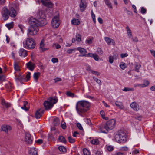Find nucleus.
I'll use <instances>...</instances> for the list:
<instances>
[{"instance_id":"obj_42","label":"nucleus","mask_w":155,"mask_h":155,"mask_svg":"<svg viewBox=\"0 0 155 155\" xmlns=\"http://www.w3.org/2000/svg\"><path fill=\"white\" fill-rule=\"evenodd\" d=\"M93 79L99 85H101V81L98 79L97 78L94 77H93Z\"/></svg>"},{"instance_id":"obj_41","label":"nucleus","mask_w":155,"mask_h":155,"mask_svg":"<svg viewBox=\"0 0 155 155\" xmlns=\"http://www.w3.org/2000/svg\"><path fill=\"white\" fill-rule=\"evenodd\" d=\"M66 95L68 96L72 97H73L75 96L74 94L70 91L67 92L66 93Z\"/></svg>"},{"instance_id":"obj_59","label":"nucleus","mask_w":155,"mask_h":155,"mask_svg":"<svg viewBox=\"0 0 155 155\" xmlns=\"http://www.w3.org/2000/svg\"><path fill=\"white\" fill-rule=\"evenodd\" d=\"M51 61L53 63H55L58 62V60L56 58H53L51 59Z\"/></svg>"},{"instance_id":"obj_9","label":"nucleus","mask_w":155,"mask_h":155,"mask_svg":"<svg viewBox=\"0 0 155 155\" xmlns=\"http://www.w3.org/2000/svg\"><path fill=\"white\" fill-rule=\"evenodd\" d=\"M11 127L8 125L4 124L2 125L1 128V130L7 133L9 130H11Z\"/></svg>"},{"instance_id":"obj_44","label":"nucleus","mask_w":155,"mask_h":155,"mask_svg":"<svg viewBox=\"0 0 155 155\" xmlns=\"http://www.w3.org/2000/svg\"><path fill=\"white\" fill-rule=\"evenodd\" d=\"M68 140L71 143H73L75 141V139H73L71 136H69L68 137Z\"/></svg>"},{"instance_id":"obj_3","label":"nucleus","mask_w":155,"mask_h":155,"mask_svg":"<svg viewBox=\"0 0 155 155\" xmlns=\"http://www.w3.org/2000/svg\"><path fill=\"white\" fill-rule=\"evenodd\" d=\"M116 120L115 119H111L103 124L100 128V130L103 133H107L109 130L114 128Z\"/></svg>"},{"instance_id":"obj_51","label":"nucleus","mask_w":155,"mask_h":155,"mask_svg":"<svg viewBox=\"0 0 155 155\" xmlns=\"http://www.w3.org/2000/svg\"><path fill=\"white\" fill-rule=\"evenodd\" d=\"M120 68L123 70L126 67V64L125 63H122L120 65Z\"/></svg>"},{"instance_id":"obj_30","label":"nucleus","mask_w":155,"mask_h":155,"mask_svg":"<svg viewBox=\"0 0 155 155\" xmlns=\"http://www.w3.org/2000/svg\"><path fill=\"white\" fill-rule=\"evenodd\" d=\"M58 140L64 143H66L67 141L65 137L62 136H59L58 137Z\"/></svg>"},{"instance_id":"obj_40","label":"nucleus","mask_w":155,"mask_h":155,"mask_svg":"<svg viewBox=\"0 0 155 155\" xmlns=\"http://www.w3.org/2000/svg\"><path fill=\"white\" fill-rule=\"evenodd\" d=\"M83 153L84 155H90V152L87 149L84 148L83 149Z\"/></svg>"},{"instance_id":"obj_23","label":"nucleus","mask_w":155,"mask_h":155,"mask_svg":"<svg viewBox=\"0 0 155 155\" xmlns=\"http://www.w3.org/2000/svg\"><path fill=\"white\" fill-rule=\"evenodd\" d=\"M27 68L31 71H33L34 68V64L31 62H29L26 64Z\"/></svg>"},{"instance_id":"obj_15","label":"nucleus","mask_w":155,"mask_h":155,"mask_svg":"<svg viewBox=\"0 0 155 155\" xmlns=\"http://www.w3.org/2000/svg\"><path fill=\"white\" fill-rule=\"evenodd\" d=\"M17 15V13L14 8L12 7L10 8L9 11V15L12 17L15 18Z\"/></svg>"},{"instance_id":"obj_11","label":"nucleus","mask_w":155,"mask_h":155,"mask_svg":"<svg viewBox=\"0 0 155 155\" xmlns=\"http://www.w3.org/2000/svg\"><path fill=\"white\" fill-rule=\"evenodd\" d=\"M44 110L42 109H40L37 110L35 114V117L37 119L40 118L43 114L44 113Z\"/></svg>"},{"instance_id":"obj_36","label":"nucleus","mask_w":155,"mask_h":155,"mask_svg":"<svg viewBox=\"0 0 155 155\" xmlns=\"http://www.w3.org/2000/svg\"><path fill=\"white\" fill-rule=\"evenodd\" d=\"M93 40V38L91 37V38H88L85 41V43L87 44H90L92 43V41Z\"/></svg>"},{"instance_id":"obj_21","label":"nucleus","mask_w":155,"mask_h":155,"mask_svg":"<svg viewBox=\"0 0 155 155\" xmlns=\"http://www.w3.org/2000/svg\"><path fill=\"white\" fill-rule=\"evenodd\" d=\"M1 104L5 107L6 108H8L11 106V104L6 102L4 99H2L1 102Z\"/></svg>"},{"instance_id":"obj_57","label":"nucleus","mask_w":155,"mask_h":155,"mask_svg":"<svg viewBox=\"0 0 155 155\" xmlns=\"http://www.w3.org/2000/svg\"><path fill=\"white\" fill-rule=\"evenodd\" d=\"M77 127H78V129L79 130H83V127H82L81 124L80 123H77Z\"/></svg>"},{"instance_id":"obj_19","label":"nucleus","mask_w":155,"mask_h":155,"mask_svg":"<svg viewBox=\"0 0 155 155\" xmlns=\"http://www.w3.org/2000/svg\"><path fill=\"white\" fill-rule=\"evenodd\" d=\"M19 54L20 56L24 57H25L27 55V51L23 48H21L19 50Z\"/></svg>"},{"instance_id":"obj_1","label":"nucleus","mask_w":155,"mask_h":155,"mask_svg":"<svg viewBox=\"0 0 155 155\" xmlns=\"http://www.w3.org/2000/svg\"><path fill=\"white\" fill-rule=\"evenodd\" d=\"M44 15L42 11L37 12L36 17L37 19L33 17L29 18L28 23L33 28L36 29L44 26L47 24L46 20L44 18Z\"/></svg>"},{"instance_id":"obj_25","label":"nucleus","mask_w":155,"mask_h":155,"mask_svg":"<svg viewBox=\"0 0 155 155\" xmlns=\"http://www.w3.org/2000/svg\"><path fill=\"white\" fill-rule=\"evenodd\" d=\"M28 102L26 101L23 102V106L21 107V108L26 111H27L28 110Z\"/></svg>"},{"instance_id":"obj_22","label":"nucleus","mask_w":155,"mask_h":155,"mask_svg":"<svg viewBox=\"0 0 155 155\" xmlns=\"http://www.w3.org/2000/svg\"><path fill=\"white\" fill-rule=\"evenodd\" d=\"M44 44V39H43L41 40V42L40 44V48L42 49V51H46V50H48V49L46 48L45 49L44 47L45 45Z\"/></svg>"},{"instance_id":"obj_18","label":"nucleus","mask_w":155,"mask_h":155,"mask_svg":"<svg viewBox=\"0 0 155 155\" xmlns=\"http://www.w3.org/2000/svg\"><path fill=\"white\" fill-rule=\"evenodd\" d=\"M58 100L57 97H51L49 98L48 99L47 101L50 103L52 104V105H53L54 104L57 102Z\"/></svg>"},{"instance_id":"obj_52","label":"nucleus","mask_w":155,"mask_h":155,"mask_svg":"<svg viewBox=\"0 0 155 155\" xmlns=\"http://www.w3.org/2000/svg\"><path fill=\"white\" fill-rule=\"evenodd\" d=\"M91 16L94 23L96 22L95 16V14L93 13L92 10L91 11Z\"/></svg>"},{"instance_id":"obj_46","label":"nucleus","mask_w":155,"mask_h":155,"mask_svg":"<svg viewBox=\"0 0 155 155\" xmlns=\"http://www.w3.org/2000/svg\"><path fill=\"white\" fill-rule=\"evenodd\" d=\"M61 127L63 129H65L66 128V123L63 121H62L61 124Z\"/></svg>"},{"instance_id":"obj_54","label":"nucleus","mask_w":155,"mask_h":155,"mask_svg":"<svg viewBox=\"0 0 155 155\" xmlns=\"http://www.w3.org/2000/svg\"><path fill=\"white\" fill-rule=\"evenodd\" d=\"M109 61L110 63H112L114 61V57L111 56H110L109 58Z\"/></svg>"},{"instance_id":"obj_35","label":"nucleus","mask_w":155,"mask_h":155,"mask_svg":"<svg viewBox=\"0 0 155 155\" xmlns=\"http://www.w3.org/2000/svg\"><path fill=\"white\" fill-rule=\"evenodd\" d=\"M107 6L111 9H112L113 7L110 2L109 0H104Z\"/></svg>"},{"instance_id":"obj_5","label":"nucleus","mask_w":155,"mask_h":155,"mask_svg":"<svg viewBox=\"0 0 155 155\" xmlns=\"http://www.w3.org/2000/svg\"><path fill=\"white\" fill-rule=\"evenodd\" d=\"M60 25L59 18L58 16H54L51 21V25L53 28H57Z\"/></svg>"},{"instance_id":"obj_28","label":"nucleus","mask_w":155,"mask_h":155,"mask_svg":"<svg viewBox=\"0 0 155 155\" xmlns=\"http://www.w3.org/2000/svg\"><path fill=\"white\" fill-rule=\"evenodd\" d=\"M30 155H37V151L35 148H32L30 150Z\"/></svg>"},{"instance_id":"obj_7","label":"nucleus","mask_w":155,"mask_h":155,"mask_svg":"<svg viewBox=\"0 0 155 155\" xmlns=\"http://www.w3.org/2000/svg\"><path fill=\"white\" fill-rule=\"evenodd\" d=\"M119 143H124L127 141V136L125 133L120 131Z\"/></svg>"},{"instance_id":"obj_56","label":"nucleus","mask_w":155,"mask_h":155,"mask_svg":"<svg viewBox=\"0 0 155 155\" xmlns=\"http://www.w3.org/2000/svg\"><path fill=\"white\" fill-rule=\"evenodd\" d=\"M93 58L96 61H98L99 60V57L98 55L96 54H94L93 55Z\"/></svg>"},{"instance_id":"obj_33","label":"nucleus","mask_w":155,"mask_h":155,"mask_svg":"<svg viewBox=\"0 0 155 155\" xmlns=\"http://www.w3.org/2000/svg\"><path fill=\"white\" fill-rule=\"evenodd\" d=\"M58 149L61 152L65 153L66 152V148L63 146H61L58 147Z\"/></svg>"},{"instance_id":"obj_12","label":"nucleus","mask_w":155,"mask_h":155,"mask_svg":"<svg viewBox=\"0 0 155 155\" xmlns=\"http://www.w3.org/2000/svg\"><path fill=\"white\" fill-rule=\"evenodd\" d=\"M41 2L44 5L49 8H51L53 7V4L51 2H48L44 1V0H41Z\"/></svg>"},{"instance_id":"obj_26","label":"nucleus","mask_w":155,"mask_h":155,"mask_svg":"<svg viewBox=\"0 0 155 155\" xmlns=\"http://www.w3.org/2000/svg\"><path fill=\"white\" fill-rule=\"evenodd\" d=\"M79 6L80 10L81 12L84 11L86 7V5L84 4V2H81Z\"/></svg>"},{"instance_id":"obj_64","label":"nucleus","mask_w":155,"mask_h":155,"mask_svg":"<svg viewBox=\"0 0 155 155\" xmlns=\"http://www.w3.org/2000/svg\"><path fill=\"white\" fill-rule=\"evenodd\" d=\"M150 51L151 54L155 58V51L150 50Z\"/></svg>"},{"instance_id":"obj_17","label":"nucleus","mask_w":155,"mask_h":155,"mask_svg":"<svg viewBox=\"0 0 155 155\" xmlns=\"http://www.w3.org/2000/svg\"><path fill=\"white\" fill-rule=\"evenodd\" d=\"M38 31V30H28L27 34L29 37L36 35Z\"/></svg>"},{"instance_id":"obj_39","label":"nucleus","mask_w":155,"mask_h":155,"mask_svg":"<svg viewBox=\"0 0 155 155\" xmlns=\"http://www.w3.org/2000/svg\"><path fill=\"white\" fill-rule=\"evenodd\" d=\"M91 143L94 145H97L99 143V141L97 139H94L91 141Z\"/></svg>"},{"instance_id":"obj_6","label":"nucleus","mask_w":155,"mask_h":155,"mask_svg":"<svg viewBox=\"0 0 155 155\" xmlns=\"http://www.w3.org/2000/svg\"><path fill=\"white\" fill-rule=\"evenodd\" d=\"M2 14L3 19L4 20H7L9 18V11L6 7H4L2 11Z\"/></svg>"},{"instance_id":"obj_2","label":"nucleus","mask_w":155,"mask_h":155,"mask_svg":"<svg viewBox=\"0 0 155 155\" xmlns=\"http://www.w3.org/2000/svg\"><path fill=\"white\" fill-rule=\"evenodd\" d=\"M90 103L88 101L82 100L79 101L76 104V108L78 113L81 115L89 109Z\"/></svg>"},{"instance_id":"obj_16","label":"nucleus","mask_w":155,"mask_h":155,"mask_svg":"<svg viewBox=\"0 0 155 155\" xmlns=\"http://www.w3.org/2000/svg\"><path fill=\"white\" fill-rule=\"evenodd\" d=\"M104 39L106 43L109 45L111 44V43L114 45H115V43L114 40L112 38L107 37L104 38Z\"/></svg>"},{"instance_id":"obj_62","label":"nucleus","mask_w":155,"mask_h":155,"mask_svg":"<svg viewBox=\"0 0 155 155\" xmlns=\"http://www.w3.org/2000/svg\"><path fill=\"white\" fill-rule=\"evenodd\" d=\"M121 57L122 58L127 57L128 56V54L127 53L125 54H121Z\"/></svg>"},{"instance_id":"obj_31","label":"nucleus","mask_w":155,"mask_h":155,"mask_svg":"<svg viewBox=\"0 0 155 155\" xmlns=\"http://www.w3.org/2000/svg\"><path fill=\"white\" fill-rule=\"evenodd\" d=\"M54 125L55 126H58L59 124V120L58 118H56L54 119L53 121Z\"/></svg>"},{"instance_id":"obj_37","label":"nucleus","mask_w":155,"mask_h":155,"mask_svg":"<svg viewBox=\"0 0 155 155\" xmlns=\"http://www.w3.org/2000/svg\"><path fill=\"white\" fill-rule=\"evenodd\" d=\"M40 75V72H35L33 75V77L35 80H37Z\"/></svg>"},{"instance_id":"obj_47","label":"nucleus","mask_w":155,"mask_h":155,"mask_svg":"<svg viewBox=\"0 0 155 155\" xmlns=\"http://www.w3.org/2000/svg\"><path fill=\"white\" fill-rule=\"evenodd\" d=\"M149 84V82L147 81H146L144 83L142 84L141 87H143L147 86Z\"/></svg>"},{"instance_id":"obj_61","label":"nucleus","mask_w":155,"mask_h":155,"mask_svg":"<svg viewBox=\"0 0 155 155\" xmlns=\"http://www.w3.org/2000/svg\"><path fill=\"white\" fill-rule=\"evenodd\" d=\"M107 149L109 151H111L113 150V148L112 147L108 146L107 147Z\"/></svg>"},{"instance_id":"obj_55","label":"nucleus","mask_w":155,"mask_h":155,"mask_svg":"<svg viewBox=\"0 0 155 155\" xmlns=\"http://www.w3.org/2000/svg\"><path fill=\"white\" fill-rule=\"evenodd\" d=\"M140 12L142 14H145L146 12V9L145 8L143 7H142L141 8Z\"/></svg>"},{"instance_id":"obj_53","label":"nucleus","mask_w":155,"mask_h":155,"mask_svg":"<svg viewBox=\"0 0 155 155\" xmlns=\"http://www.w3.org/2000/svg\"><path fill=\"white\" fill-rule=\"evenodd\" d=\"M97 52L100 55H102L103 53V51L100 48H98L97 50Z\"/></svg>"},{"instance_id":"obj_48","label":"nucleus","mask_w":155,"mask_h":155,"mask_svg":"<svg viewBox=\"0 0 155 155\" xmlns=\"http://www.w3.org/2000/svg\"><path fill=\"white\" fill-rule=\"evenodd\" d=\"M127 31L128 35L129 38H131V39H133V37L131 30H127Z\"/></svg>"},{"instance_id":"obj_49","label":"nucleus","mask_w":155,"mask_h":155,"mask_svg":"<svg viewBox=\"0 0 155 155\" xmlns=\"http://www.w3.org/2000/svg\"><path fill=\"white\" fill-rule=\"evenodd\" d=\"M76 40L77 41H80L81 40V35L80 34H77L76 36Z\"/></svg>"},{"instance_id":"obj_60","label":"nucleus","mask_w":155,"mask_h":155,"mask_svg":"<svg viewBox=\"0 0 155 155\" xmlns=\"http://www.w3.org/2000/svg\"><path fill=\"white\" fill-rule=\"evenodd\" d=\"M92 73L94 74L97 75V76L100 75L99 73L96 71H92Z\"/></svg>"},{"instance_id":"obj_43","label":"nucleus","mask_w":155,"mask_h":155,"mask_svg":"<svg viewBox=\"0 0 155 155\" xmlns=\"http://www.w3.org/2000/svg\"><path fill=\"white\" fill-rule=\"evenodd\" d=\"M123 91H134V89L133 88H129L128 87H125Z\"/></svg>"},{"instance_id":"obj_45","label":"nucleus","mask_w":155,"mask_h":155,"mask_svg":"<svg viewBox=\"0 0 155 155\" xmlns=\"http://www.w3.org/2000/svg\"><path fill=\"white\" fill-rule=\"evenodd\" d=\"M76 49V48L73 49H69L67 50V52L68 54H70L72 53L73 52H75Z\"/></svg>"},{"instance_id":"obj_32","label":"nucleus","mask_w":155,"mask_h":155,"mask_svg":"<svg viewBox=\"0 0 155 155\" xmlns=\"http://www.w3.org/2000/svg\"><path fill=\"white\" fill-rule=\"evenodd\" d=\"M71 23L74 25H78L80 23V22L78 19H74L71 21Z\"/></svg>"},{"instance_id":"obj_14","label":"nucleus","mask_w":155,"mask_h":155,"mask_svg":"<svg viewBox=\"0 0 155 155\" xmlns=\"http://www.w3.org/2000/svg\"><path fill=\"white\" fill-rule=\"evenodd\" d=\"M130 107L136 111H137L140 109L139 105L135 102L132 103L130 104Z\"/></svg>"},{"instance_id":"obj_34","label":"nucleus","mask_w":155,"mask_h":155,"mask_svg":"<svg viewBox=\"0 0 155 155\" xmlns=\"http://www.w3.org/2000/svg\"><path fill=\"white\" fill-rule=\"evenodd\" d=\"M100 114L101 115V116L104 119H105V120H108L109 118L108 117H106L105 116V113L103 111H101L100 112Z\"/></svg>"},{"instance_id":"obj_24","label":"nucleus","mask_w":155,"mask_h":155,"mask_svg":"<svg viewBox=\"0 0 155 155\" xmlns=\"http://www.w3.org/2000/svg\"><path fill=\"white\" fill-rule=\"evenodd\" d=\"M15 79L16 81H24L25 79L24 78V76L20 75L19 76H15Z\"/></svg>"},{"instance_id":"obj_20","label":"nucleus","mask_w":155,"mask_h":155,"mask_svg":"<svg viewBox=\"0 0 155 155\" xmlns=\"http://www.w3.org/2000/svg\"><path fill=\"white\" fill-rule=\"evenodd\" d=\"M120 131H118L115 133L114 134V139L115 141L119 143L120 135Z\"/></svg>"},{"instance_id":"obj_8","label":"nucleus","mask_w":155,"mask_h":155,"mask_svg":"<svg viewBox=\"0 0 155 155\" xmlns=\"http://www.w3.org/2000/svg\"><path fill=\"white\" fill-rule=\"evenodd\" d=\"M25 141L27 143L31 144L32 143V139L31 135L28 133L25 134Z\"/></svg>"},{"instance_id":"obj_63","label":"nucleus","mask_w":155,"mask_h":155,"mask_svg":"<svg viewBox=\"0 0 155 155\" xmlns=\"http://www.w3.org/2000/svg\"><path fill=\"white\" fill-rule=\"evenodd\" d=\"M36 143L39 144H41L43 143V140L42 139H38Z\"/></svg>"},{"instance_id":"obj_4","label":"nucleus","mask_w":155,"mask_h":155,"mask_svg":"<svg viewBox=\"0 0 155 155\" xmlns=\"http://www.w3.org/2000/svg\"><path fill=\"white\" fill-rule=\"evenodd\" d=\"M23 46L24 48L27 49H33L36 46L35 40L31 38H27L23 42Z\"/></svg>"},{"instance_id":"obj_10","label":"nucleus","mask_w":155,"mask_h":155,"mask_svg":"<svg viewBox=\"0 0 155 155\" xmlns=\"http://www.w3.org/2000/svg\"><path fill=\"white\" fill-rule=\"evenodd\" d=\"M43 104L44 107L46 110L51 109L53 106L52 105V104L50 103L48 101H45L44 102Z\"/></svg>"},{"instance_id":"obj_50","label":"nucleus","mask_w":155,"mask_h":155,"mask_svg":"<svg viewBox=\"0 0 155 155\" xmlns=\"http://www.w3.org/2000/svg\"><path fill=\"white\" fill-rule=\"evenodd\" d=\"M31 73L30 72H28V74L26 75V78L27 79V80H26L25 81H28L30 78V75Z\"/></svg>"},{"instance_id":"obj_38","label":"nucleus","mask_w":155,"mask_h":155,"mask_svg":"<svg viewBox=\"0 0 155 155\" xmlns=\"http://www.w3.org/2000/svg\"><path fill=\"white\" fill-rule=\"evenodd\" d=\"M13 23L12 22L8 24H6L5 25L8 29H10L13 28Z\"/></svg>"},{"instance_id":"obj_13","label":"nucleus","mask_w":155,"mask_h":155,"mask_svg":"<svg viewBox=\"0 0 155 155\" xmlns=\"http://www.w3.org/2000/svg\"><path fill=\"white\" fill-rule=\"evenodd\" d=\"M76 49L79 51L80 54L82 55H79V56H85L87 53V50L86 49L81 47H78L76 48Z\"/></svg>"},{"instance_id":"obj_58","label":"nucleus","mask_w":155,"mask_h":155,"mask_svg":"<svg viewBox=\"0 0 155 155\" xmlns=\"http://www.w3.org/2000/svg\"><path fill=\"white\" fill-rule=\"evenodd\" d=\"M140 65H136L135 66V71L137 72H139V69L140 68Z\"/></svg>"},{"instance_id":"obj_27","label":"nucleus","mask_w":155,"mask_h":155,"mask_svg":"<svg viewBox=\"0 0 155 155\" xmlns=\"http://www.w3.org/2000/svg\"><path fill=\"white\" fill-rule=\"evenodd\" d=\"M14 68L15 71H20V67L19 65V63L18 62H15L14 63Z\"/></svg>"},{"instance_id":"obj_29","label":"nucleus","mask_w":155,"mask_h":155,"mask_svg":"<svg viewBox=\"0 0 155 155\" xmlns=\"http://www.w3.org/2000/svg\"><path fill=\"white\" fill-rule=\"evenodd\" d=\"M115 104L116 106L118 107L120 109H122L124 108L123 104L121 102L117 101L116 102Z\"/></svg>"}]
</instances>
